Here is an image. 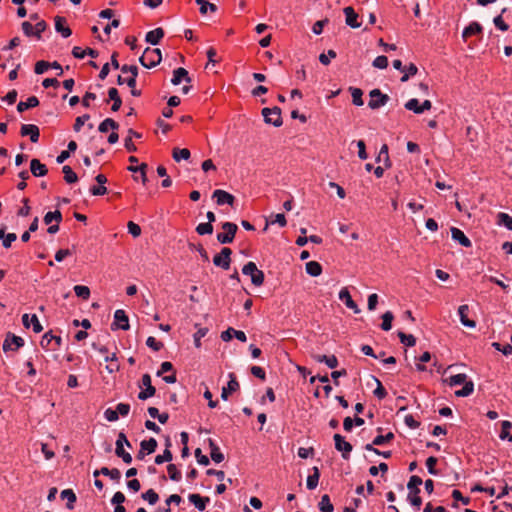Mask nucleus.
<instances>
[{
    "label": "nucleus",
    "instance_id": "obj_61",
    "mask_svg": "<svg viewBox=\"0 0 512 512\" xmlns=\"http://www.w3.org/2000/svg\"><path fill=\"white\" fill-rule=\"evenodd\" d=\"M47 23L44 20L37 22L34 26V36L41 39V34L46 30Z\"/></svg>",
    "mask_w": 512,
    "mask_h": 512
},
{
    "label": "nucleus",
    "instance_id": "obj_55",
    "mask_svg": "<svg viewBox=\"0 0 512 512\" xmlns=\"http://www.w3.org/2000/svg\"><path fill=\"white\" fill-rule=\"evenodd\" d=\"M196 232L199 235L212 234L213 233V225L208 222L200 223L196 227Z\"/></svg>",
    "mask_w": 512,
    "mask_h": 512
},
{
    "label": "nucleus",
    "instance_id": "obj_2",
    "mask_svg": "<svg viewBox=\"0 0 512 512\" xmlns=\"http://www.w3.org/2000/svg\"><path fill=\"white\" fill-rule=\"evenodd\" d=\"M162 60V53L159 48L147 47L142 56L139 58V62L146 68H153L160 64Z\"/></svg>",
    "mask_w": 512,
    "mask_h": 512
},
{
    "label": "nucleus",
    "instance_id": "obj_30",
    "mask_svg": "<svg viewBox=\"0 0 512 512\" xmlns=\"http://www.w3.org/2000/svg\"><path fill=\"white\" fill-rule=\"evenodd\" d=\"M306 272L313 277H317L322 273V266L317 261H310L306 263Z\"/></svg>",
    "mask_w": 512,
    "mask_h": 512
},
{
    "label": "nucleus",
    "instance_id": "obj_17",
    "mask_svg": "<svg viewBox=\"0 0 512 512\" xmlns=\"http://www.w3.org/2000/svg\"><path fill=\"white\" fill-rule=\"evenodd\" d=\"M451 236L453 240L457 241L463 247L469 248L472 246L470 239L457 227L451 228Z\"/></svg>",
    "mask_w": 512,
    "mask_h": 512
},
{
    "label": "nucleus",
    "instance_id": "obj_16",
    "mask_svg": "<svg viewBox=\"0 0 512 512\" xmlns=\"http://www.w3.org/2000/svg\"><path fill=\"white\" fill-rule=\"evenodd\" d=\"M483 29L482 26L474 21L471 22L467 27L464 28L462 33V38L464 41H466L468 38L472 36H479L482 35Z\"/></svg>",
    "mask_w": 512,
    "mask_h": 512
},
{
    "label": "nucleus",
    "instance_id": "obj_63",
    "mask_svg": "<svg viewBox=\"0 0 512 512\" xmlns=\"http://www.w3.org/2000/svg\"><path fill=\"white\" fill-rule=\"evenodd\" d=\"M173 370H175L173 364L169 361H165V362H162L160 369L157 371L156 375L158 377H160L164 373L173 372Z\"/></svg>",
    "mask_w": 512,
    "mask_h": 512
},
{
    "label": "nucleus",
    "instance_id": "obj_8",
    "mask_svg": "<svg viewBox=\"0 0 512 512\" xmlns=\"http://www.w3.org/2000/svg\"><path fill=\"white\" fill-rule=\"evenodd\" d=\"M231 254L232 250L229 247H223L220 253L213 257L214 265L224 270H228L231 264Z\"/></svg>",
    "mask_w": 512,
    "mask_h": 512
},
{
    "label": "nucleus",
    "instance_id": "obj_4",
    "mask_svg": "<svg viewBox=\"0 0 512 512\" xmlns=\"http://www.w3.org/2000/svg\"><path fill=\"white\" fill-rule=\"evenodd\" d=\"M221 228L224 232L217 234V241L221 244L232 243L238 231V226L232 222H224Z\"/></svg>",
    "mask_w": 512,
    "mask_h": 512
},
{
    "label": "nucleus",
    "instance_id": "obj_20",
    "mask_svg": "<svg viewBox=\"0 0 512 512\" xmlns=\"http://www.w3.org/2000/svg\"><path fill=\"white\" fill-rule=\"evenodd\" d=\"M22 323H23V325H24V327H25V328H29V327H30V325H32V327H33V331H34L35 333H40V332L43 330V327H42V325L40 324L39 319H38V317H37V315H36V314H33V315L31 316V319H30V320H29V315H28V314H24V315L22 316Z\"/></svg>",
    "mask_w": 512,
    "mask_h": 512
},
{
    "label": "nucleus",
    "instance_id": "obj_62",
    "mask_svg": "<svg viewBox=\"0 0 512 512\" xmlns=\"http://www.w3.org/2000/svg\"><path fill=\"white\" fill-rule=\"evenodd\" d=\"M373 66L379 69H385L388 66V58L384 55L376 57L373 61Z\"/></svg>",
    "mask_w": 512,
    "mask_h": 512
},
{
    "label": "nucleus",
    "instance_id": "obj_38",
    "mask_svg": "<svg viewBox=\"0 0 512 512\" xmlns=\"http://www.w3.org/2000/svg\"><path fill=\"white\" fill-rule=\"evenodd\" d=\"M213 196L217 197V205L228 204L230 206H233L235 202V197L233 194H213Z\"/></svg>",
    "mask_w": 512,
    "mask_h": 512
},
{
    "label": "nucleus",
    "instance_id": "obj_53",
    "mask_svg": "<svg viewBox=\"0 0 512 512\" xmlns=\"http://www.w3.org/2000/svg\"><path fill=\"white\" fill-rule=\"evenodd\" d=\"M404 106L407 110L413 111L416 114H421L420 103L416 98L408 100Z\"/></svg>",
    "mask_w": 512,
    "mask_h": 512
},
{
    "label": "nucleus",
    "instance_id": "obj_56",
    "mask_svg": "<svg viewBox=\"0 0 512 512\" xmlns=\"http://www.w3.org/2000/svg\"><path fill=\"white\" fill-rule=\"evenodd\" d=\"M375 381H376V383H377V387H376V389L374 390V392H373V393H374V395H375L378 399L382 400V399H384V398L387 396V391H386V389L383 387V385H382V383L380 382V380H379V379L375 378Z\"/></svg>",
    "mask_w": 512,
    "mask_h": 512
},
{
    "label": "nucleus",
    "instance_id": "obj_31",
    "mask_svg": "<svg viewBox=\"0 0 512 512\" xmlns=\"http://www.w3.org/2000/svg\"><path fill=\"white\" fill-rule=\"evenodd\" d=\"M115 454L119 458H121L123 460V462L126 464H130L132 462L131 454L128 453L127 451H125L124 446H122V444H120V442L116 443Z\"/></svg>",
    "mask_w": 512,
    "mask_h": 512
},
{
    "label": "nucleus",
    "instance_id": "obj_10",
    "mask_svg": "<svg viewBox=\"0 0 512 512\" xmlns=\"http://www.w3.org/2000/svg\"><path fill=\"white\" fill-rule=\"evenodd\" d=\"M333 439L335 442L336 450L342 452V457L344 459H349V454L353 449L352 445L349 442L345 441L344 437L340 434H335L333 436Z\"/></svg>",
    "mask_w": 512,
    "mask_h": 512
},
{
    "label": "nucleus",
    "instance_id": "obj_54",
    "mask_svg": "<svg viewBox=\"0 0 512 512\" xmlns=\"http://www.w3.org/2000/svg\"><path fill=\"white\" fill-rule=\"evenodd\" d=\"M437 462H438V459L434 456H430L426 460V466H427L428 472L432 475L439 474V471L436 469Z\"/></svg>",
    "mask_w": 512,
    "mask_h": 512
},
{
    "label": "nucleus",
    "instance_id": "obj_36",
    "mask_svg": "<svg viewBox=\"0 0 512 512\" xmlns=\"http://www.w3.org/2000/svg\"><path fill=\"white\" fill-rule=\"evenodd\" d=\"M62 172L64 174V180L68 184L75 183L78 180L77 174L73 171V169L70 166L65 165L62 168Z\"/></svg>",
    "mask_w": 512,
    "mask_h": 512
},
{
    "label": "nucleus",
    "instance_id": "obj_47",
    "mask_svg": "<svg viewBox=\"0 0 512 512\" xmlns=\"http://www.w3.org/2000/svg\"><path fill=\"white\" fill-rule=\"evenodd\" d=\"M351 95H352V102L356 106H362L363 105V92L360 88H353L350 87Z\"/></svg>",
    "mask_w": 512,
    "mask_h": 512
},
{
    "label": "nucleus",
    "instance_id": "obj_46",
    "mask_svg": "<svg viewBox=\"0 0 512 512\" xmlns=\"http://www.w3.org/2000/svg\"><path fill=\"white\" fill-rule=\"evenodd\" d=\"M54 335L51 333V331L46 332L40 341V345L45 350H52Z\"/></svg>",
    "mask_w": 512,
    "mask_h": 512
},
{
    "label": "nucleus",
    "instance_id": "obj_45",
    "mask_svg": "<svg viewBox=\"0 0 512 512\" xmlns=\"http://www.w3.org/2000/svg\"><path fill=\"white\" fill-rule=\"evenodd\" d=\"M52 221L60 223L62 221V214L59 210L47 212L44 216V223L49 225Z\"/></svg>",
    "mask_w": 512,
    "mask_h": 512
},
{
    "label": "nucleus",
    "instance_id": "obj_59",
    "mask_svg": "<svg viewBox=\"0 0 512 512\" xmlns=\"http://www.w3.org/2000/svg\"><path fill=\"white\" fill-rule=\"evenodd\" d=\"M146 345L154 351H159L163 348V343L157 341L154 337L149 336L146 340Z\"/></svg>",
    "mask_w": 512,
    "mask_h": 512
},
{
    "label": "nucleus",
    "instance_id": "obj_23",
    "mask_svg": "<svg viewBox=\"0 0 512 512\" xmlns=\"http://www.w3.org/2000/svg\"><path fill=\"white\" fill-rule=\"evenodd\" d=\"M208 445H209V448H210L211 459L215 463L222 462L224 460V454L220 451V448L215 443V441L213 439L209 438L208 439Z\"/></svg>",
    "mask_w": 512,
    "mask_h": 512
},
{
    "label": "nucleus",
    "instance_id": "obj_33",
    "mask_svg": "<svg viewBox=\"0 0 512 512\" xmlns=\"http://www.w3.org/2000/svg\"><path fill=\"white\" fill-rule=\"evenodd\" d=\"M173 159L177 162L180 160H188L191 156V152L187 148H174L172 152Z\"/></svg>",
    "mask_w": 512,
    "mask_h": 512
},
{
    "label": "nucleus",
    "instance_id": "obj_18",
    "mask_svg": "<svg viewBox=\"0 0 512 512\" xmlns=\"http://www.w3.org/2000/svg\"><path fill=\"white\" fill-rule=\"evenodd\" d=\"M469 306L467 304L460 305L458 308V314L460 317V322L469 328H474L476 326V322L468 318Z\"/></svg>",
    "mask_w": 512,
    "mask_h": 512
},
{
    "label": "nucleus",
    "instance_id": "obj_40",
    "mask_svg": "<svg viewBox=\"0 0 512 512\" xmlns=\"http://www.w3.org/2000/svg\"><path fill=\"white\" fill-rule=\"evenodd\" d=\"M394 319V315L391 311H387L382 315V323L381 329L384 331H389L392 328V321Z\"/></svg>",
    "mask_w": 512,
    "mask_h": 512
},
{
    "label": "nucleus",
    "instance_id": "obj_9",
    "mask_svg": "<svg viewBox=\"0 0 512 512\" xmlns=\"http://www.w3.org/2000/svg\"><path fill=\"white\" fill-rule=\"evenodd\" d=\"M129 328H130L129 318H128L126 312L122 309L116 310L114 313V321L111 324V329L112 330L121 329V330L126 331Z\"/></svg>",
    "mask_w": 512,
    "mask_h": 512
},
{
    "label": "nucleus",
    "instance_id": "obj_64",
    "mask_svg": "<svg viewBox=\"0 0 512 512\" xmlns=\"http://www.w3.org/2000/svg\"><path fill=\"white\" fill-rule=\"evenodd\" d=\"M250 372L253 376H255L256 378H259L260 380L264 381L266 379L265 370L260 366H252L250 368Z\"/></svg>",
    "mask_w": 512,
    "mask_h": 512
},
{
    "label": "nucleus",
    "instance_id": "obj_11",
    "mask_svg": "<svg viewBox=\"0 0 512 512\" xmlns=\"http://www.w3.org/2000/svg\"><path fill=\"white\" fill-rule=\"evenodd\" d=\"M22 137L29 136L32 143H37L40 138V129L35 124H23L20 128Z\"/></svg>",
    "mask_w": 512,
    "mask_h": 512
},
{
    "label": "nucleus",
    "instance_id": "obj_41",
    "mask_svg": "<svg viewBox=\"0 0 512 512\" xmlns=\"http://www.w3.org/2000/svg\"><path fill=\"white\" fill-rule=\"evenodd\" d=\"M512 428V423L510 421H502L501 423V432L499 437L501 439H508L512 442V435H510V429Z\"/></svg>",
    "mask_w": 512,
    "mask_h": 512
},
{
    "label": "nucleus",
    "instance_id": "obj_21",
    "mask_svg": "<svg viewBox=\"0 0 512 512\" xmlns=\"http://www.w3.org/2000/svg\"><path fill=\"white\" fill-rule=\"evenodd\" d=\"M164 35H165V33H164L163 28L158 27L154 30L147 32V34L145 36V40H146V42H148L152 45H157V44H159L161 39L164 37Z\"/></svg>",
    "mask_w": 512,
    "mask_h": 512
},
{
    "label": "nucleus",
    "instance_id": "obj_12",
    "mask_svg": "<svg viewBox=\"0 0 512 512\" xmlns=\"http://www.w3.org/2000/svg\"><path fill=\"white\" fill-rule=\"evenodd\" d=\"M240 385L234 373H229V381L226 387L222 388L221 398L227 400L229 395L239 390Z\"/></svg>",
    "mask_w": 512,
    "mask_h": 512
},
{
    "label": "nucleus",
    "instance_id": "obj_35",
    "mask_svg": "<svg viewBox=\"0 0 512 512\" xmlns=\"http://www.w3.org/2000/svg\"><path fill=\"white\" fill-rule=\"evenodd\" d=\"M319 510L321 512H333L334 506L331 503L330 497L327 494H324L321 497V500L319 502Z\"/></svg>",
    "mask_w": 512,
    "mask_h": 512
},
{
    "label": "nucleus",
    "instance_id": "obj_57",
    "mask_svg": "<svg viewBox=\"0 0 512 512\" xmlns=\"http://www.w3.org/2000/svg\"><path fill=\"white\" fill-rule=\"evenodd\" d=\"M90 118V115L89 114H84L82 116H78L76 119H75V122H74V125H73V129L76 131V132H79L81 130V128L83 127V125L85 124V122L87 120H89Z\"/></svg>",
    "mask_w": 512,
    "mask_h": 512
},
{
    "label": "nucleus",
    "instance_id": "obj_51",
    "mask_svg": "<svg viewBox=\"0 0 512 512\" xmlns=\"http://www.w3.org/2000/svg\"><path fill=\"white\" fill-rule=\"evenodd\" d=\"M404 72V75L401 77V82H406L410 76L416 75L418 68L414 63H410L408 66H405Z\"/></svg>",
    "mask_w": 512,
    "mask_h": 512
},
{
    "label": "nucleus",
    "instance_id": "obj_19",
    "mask_svg": "<svg viewBox=\"0 0 512 512\" xmlns=\"http://www.w3.org/2000/svg\"><path fill=\"white\" fill-rule=\"evenodd\" d=\"M30 171L33 176L41 177L48 173V168L45 164H42L39 159H32L30 162Z\"/></svg>",
    "mask_w": 512,
    "mask_h": 512
},
{
    "label": "nucleus",
    "instance_id": "obj_58",
    "mask_svg": "<svg viewBox=\"0 0 512 512\" xmlns=\"http://www.w3.org/2000/svg\"><path fill=\"white\" fill-rule=\"evenodd\" d=\"M21 202L23 203V206L18 210L17 215L26 217L30 214V206H29V198L24 197Z\"/></svg>",
    "mask_w": 512,
    "mask_h": 512
},
{
    "label": "nucleus",
    "instance_id": "obj_24",
    "mask_svg": "<svg viewBox=\"0 0 512 512\" xmlns=\"http://www.w3.org/2000/svg\"><path fill=\"white\" fill-rule=\"evenodd\" d=\"M40 102L36 96H30L26 101H20L17 104V111L23 113L24 111L39 106Z\"/></svg>",
    "mask_w": 512,
    "mask_h": 512
},
{
    "label": "nucleus",
    "instance_id": "obj_15",
    "mask_svg": "<svg viewBox=\"0 0 512 512\" xmlns=\"http://www.w3.org/2000/svg\"><path fill=\"white\" fill-rule=\"evenodd\" d=\"M339 299L345 303V305L352 309L354 313H360V309L356 302L352 299L348 288L344 287L339 292Z\"/></svg>",
    "mask_w": 512,
    "mask_h": 512
},
{
    "label": "nucleus",
    "instance_id": "obj_13",
    "mask_svg": "<svg viewBox=\"0 0 512 512\" xmlns=\"http://www.w3.org/2000/svg\"><path fill=\"white\" fill-rule=\"evenodd\" d=\"M343 12L345 14V21L348 26L351 28H359L361 26V22L358 21L359 16L352 6L345 7Z\"/></svg>",
    "mask_w": 512,
    "mask_h": 512
},
{
    "label": "nucleus",
    "instance_id": "obj_6",
    "mask_svg": "<svg viewBox=\"0 0 512 512\" xmlns=\"http://www.w3.org/2000/svg\"><path fill=\"white\" fill-rule=\"evenodd\" d=\"M23 346H24V339L22 337L16 336L12 332H8L6 334L2 348H3V351L5 353H7L9 351H18Z\"/></svg>",
    "mask_w": 512,
    "mask_h": 512
},
{
    "label": "nucleus",
    "instance_id": "obj_39",
    "mask_svg": "<svg viewBox=\"0 0 512 512\" xmlns=\"http://www.w3.org/2000/svg\"><path fill=\"white\" fill-rule=\"evenodd\" d=\"M497 223L505 226L508 230L512 231V217L504 212H500L497 215Z\"/></svg>",
    "mask_w": 512,
    "mask_h": 512
},
{
    "label": "nucleus",
    "instance_id": "obj_22",
    "mask_svg": "<svg viewBox=\"0 0 512 512\" xmlns=\"http://www.w3.org/2000/svg\"><path fill=\"white\" fill-rule=\"evenodd\" d=\"M188 499L199 511L205 510L206 505L210 502L209 497H203L200 494H190Z\"/></svg>",
    "mask_w": 512,
    "mask_h": 512
},
{
    "label": "nucleus",
    "instance_id": "obj_44",
    "mask_svg": "<svg viewBox=\"0 0 512 512\" xmlns=\"http://www.w3.org/2000/svg\"><path fill=\"white\" fill-rule=\"evenodd\" d=\"M141 497L150 505H155L159 500V495L155 492L154 489H149L146 492L142 493Z\"/></svg>",
    "mask_w": 512,
    "mask_h": 512
},
{
    "label": "nucleus",
    "instance_id": "obj_29",
    "mask_svg": "<svg viewBox=\"0 0 512 512\" xmlns=\"http://www.w3.org/2000/svg\"><path fill=\"white\" fill-rule=\"evenodd\" d=\"M109 129L118 130L119 123L112 118H106L99 124L98 130L101 133H106Z\"/></svg>",
    "mask_w": 512,
    "mask_h": 512
},
{
    "label": "nucleus",
    "instance_id": "obj_48",
    "mask_svg": "<svg viewBox=\"0 0 512 512\" xmlns=\"http://www.w3.org/2000/svg\"><path fill=\"white\" fill-rule=\"evenodd\" d=\"M197 4L200 5V13L201 14H206L207 13V10L209 9L211 12H216L217 11V6L213 3H210L208 1H205V0H195Z\"/></svg>",
    "mask_w": 512,
    "mask_h": 512
},
{
    "label": "nucleus",
    "instance_id": "obj_43",
    "mask_svg": "<svg viewBox=\"0 0 512 512\" xmlns=\"http://www.w3.org/2000/svg\"><path fill=\"white\" fill-rule=\"evenodd\" d=\"M394 438L395 436L393 432H388L385 435L379 434L373 439V444H375L376 446H381L385 443L391 442Z\"/></svg>",
    "mask_w": 512,
    "mask_h": 512
},
{
    "label": "nucleus",
    "instance_id": "obj_49",
    "mask_svg": "<svg viewBox=\"0 0 512 512\" xmlns=\"http://www.w3.org/2000/svg\"><path fill=\"white\" fill-rule=\"evenodd\" d=\"M74 292L77 297H80L84 300H87L90 297V289H89V287L84 286V285L74 286Z\"/></svg>",
    "mask_w": 512,
    "mask_h": 512
},
{
    "label": "nucleus",
    "instance_id": "obj_5",
    "mask_svg": "<svg viewBox=\"0 0 512 512\" xmlns=\"http://www.w3.org/2000/svg\"><path fill=\"white\" fill-rule=\"evenodd\" d=\"M262 115L267 124H272L275 127H280L283 124L281 109L277 106L273 108H263Z\"/></svg>",
    "mask_w": 512,
    "mask_h": 512
},
{
    "label": "nucleus",
    "instance_id": "obj_14",
    "mask_svg": "<svg viewBox=\"0 0 512 512\" xmlns=\"http://www.w3.org/2000/svg\"><path fill=\"white\" fill-rule=\"evenodd\" d=\"M55 29L64 38H68L72 34L71 28L67 25V20L63 16L55 17Z\"/></svg>",
    "mask_w": 512,
    "mask_h": 512
},
{
    "label": "nucleus",
    "instance_id": "obj_50",
    "mask_svg": "<svg viewBox=\"0 0 512 512\" xmlns=\"http://www.w3.org/2000/svg\"><path fill=\"white\" fill-rule=\"evenodd\" d=\"M167 472L169 475V478L173 481H180L182 478L181 472L177 469L175 464H168L167 466Z\"/></svg>",
    "mask_w": 512,
    "mask_h": 512
},
{
    "label": "nucleus",
    "instance_id": "obj_52",
    "mask_svg": "<svg viewBox=\"0 0 512 512\" xmlns=\"http://www.w3.org/2000/svg\"><path fill=\"white\" fill-rule=\"evenodd\" d=\"M264 280H265V275H264V272L262 270H259L257 268V271L253 273V275L251 276V282L254 286H261L263 285L264 283Z\"/></svg>",
    "mask_w": 512,
    "mask_h": 512
},
{
    "label": "nucleus",
    "instance_id": "obj_26",
    "mask_svg": "<svg viewBox=\"0 0 512 512\" xmlns=\"http://www.w3.org/2000/svg\"><path fill=\"white\" fill-rule=\"evenodd\" d=\"M182 80H185L187 82L191 81L188 75V71L183 67H179L174 70L171 82L173 85H178L181 83Z\"/></svg>",
    "mask_w": 512,
    "mask_h": 512
},
{
    "label": "nucleus",
    "instance_id": "obj_60",
    "mask_svg": "<svg viewBox=\"0 0 512 512\" xmlns=\"http://www.w3.org/2000/svg\"><path fill=\"white\" fill-rule=\"evenodd\" d=\"M422 483H423V481H422L421 477H419L417 475H413L410 477V480L407 484V488L409 490H416V489H419L418 486H420Z\"/></svg>",
    "mask_w": 512,
    "mask_h": 512
},
{
    "label": "nucleus",
    "instance_id": "obj_37",
    "mask_svg": "<svg viewBox=\"0 0 512 512\" xmlns=\"http://www.w3.org/2000/svg\"><path fill=\"white\" fill-rule=\"evenodd\" d=\"M140 447L142 450H144L147 454L154 453L157 448V441L154 438H150L149 440H143L140 443Z\"/></svg>",
    "mask_w": 512,
    "mask_h": 512
},
{
    "label": "nucleus",
    "instance_id": "obj_34",
    "mask_svg": "<svg viewBox=\"0 0 512 512\" xmlns=\"http://www.w3.org/2000/svg\"><path fill=\"white\" fill-rule=\"evenodd\" d=\"M419 494H420V489L409 490V494L407 497L410 504L412 506L416 507L417 509H419L422 504V498L419 496Z\"/></svg>",
    "mask_w": 512,
    "mask_h": 512
},
{
    "label": "nucleus",
    "instance_id": "obj_27",
    "mask_svg": "<svg viewBox=\"0 0 512 512\" xmlns=\"http://www.w3.org/2000/svg\"><path fill=\"white\" fill-rule=\"evenodd\" d=\"M312 471H313V473L307 477V482H306L307 489H309V490H314L318 486L319 478H320V470L318 467L314 466L312 468Z\"/></svg>",
    "mask_w": 512,
    "mask_h": 512
},
{
    "label": "nucleus",
    "instance_id": "obj_25",
    "mask_svg": "<svg viewBox=\"0 0 512 512\" xmlns=\"http://www.w3.org/2000/svg\"><path fill=\"white\" fill-rule=\"evenodd\" d=\"M313 359L319 363H325L329 368L334 369L338 366V359L335 355H320L316 354L312 356Z\"/></svg>",
    "mask_w": 512,
    "mask_h": 512
},
{
    "label": "nucleus",
    "instance_id": "obj_7",
    "mask_svg": "<svg viewBox=\"0 0 512 512\" xmlns=\"http://www.w3.org/2000/svg\"><path fill=\"white\" fill-rule=\"evenodd\" d=\"M370 100L368 102L369 108L375 110L386 105L389 101V96L380 91V89H373L369 93Z\"/></svg>",
    "mask_w": 512,
    "mask_h": 512
},
{
    "label": "nucleus",
    "instance_id": "obj_32",
    "mask_svg": "<svg viewBox=\"0 0 512 512\" xmlns=\"http://www.w3.org/2000/svg\"><path fill=\"white\" fill-rule=\"evenodd\" d=\"M62 499H67V508L73 509L74 503L76 502V494L73 492L72 489H65L60 494Z\"/></svg>",
    "mask_w": 512,
    "mask_h": 512
},
{
    "label": "nucleus",
    "instance_id": "obj_3",
    "mask_svg": "<svg viewBox=\"0 0 512 512\" xmlns=\"http://www.w3.org/2000/svg\"><path fill=\"white\" fill-rule=\"evenodd\" d=\"M121 71L123 73H131L130 77L125 79V84L130 88L131 95L134 97H140L142 95V91L136 88V78L138 76V67L136 65H127L124 64L121 66Z\"/></svg>",
    "mask_w": 512,
    "mask_h": 512
},
{
    "label": "nucleus",
    "instance_id": "obj_1",
    "mask_svg": "<svg viewBox=\"0 0 512 512\" xmlns=\"http://www.w3.org/2000/svg\"><path fill=\"white\" fill-rule=\"evenodd\" d=\"M450 386H457L464 384L463 388L457 390L455 395L457 397H467L471 395L474 391V383L472 381H467V375L464 373L456 374L450 376L445 380Z\"/></svg>",
    "mask_w": 512,
    "mask_h": 512
},
{
    "label": "nucleus",
    "instance_id": "obj_42",
    "mask_svg": "<svg viewBox=\"0 0 512 512\" xmlns=\"http://www.w3.org/2000/svg\"><path fill=\"white\" fill-rule=\"evenodd\" d=\"M398 337L400 342L407 347H413L416 344V338L412 334H405L404 332L399 331Z\"/></svg>",
    "mask_w": 512,
    "mask_h": 512
},
{
    "label": "nucleus",
    "instance_id": "obj_28",
    "mask_svg": "<svg viewBox=\"0 0 512 512\" xmlns=\"http://www.w3.org/2000/svg\"><path fill=\"white\" fill-rule=\"evenodd\" d=\"M97 184L89 188V192H108L104 184L107 182V177L104 174H98L95 178Z\"/></svg>",
    "mask_w": 512,
    "mask_h": 512
}]
</instances>
